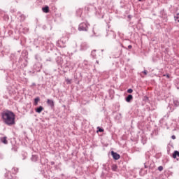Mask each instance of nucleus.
<instances>
[{"mask_svg":"<svg viewBox=\"0 0 179 179\" xmlns=\"http://www.w3.org/2000/svg\"><path fill=\"white\" fill-rule=\"evenodd\" d=\"M159 171H163V166H160L158 167Z\"/></svg>","mask_w":179,"mask_h":179,"instance_id":"16","label":"nucleus"},{"mask_svg":"<svg viewBox=\"0 0 179 179\" xmlns=\"http://www.w3.org/2000/svg\"><path fill=\"white\" fill-rule=\"evenodd\" d=\"M2 120L6 125H15V113L11 111L6 110L1 113Z\"/></svg>","mask_w":179,"mask_h":179,"instance_id":"1","label":"nucleus"},{"mask_svg":"<svg viewBox=\"0 0 179 179\" xmlns=\"http://www.w3.org/2000/svg\"><path fill=\"white\" fill-rule=\"evenodd\" d=\"M172 139H176V136H172Z\"/></svg>","mask_w":179,"mask_h":179,"instance_id":"21","label":"nucleus"},{"mask_svg":"<svg viewBox=\"0 0 179 179\" xmlns=\"http://www.w3.org/2000/svg\"><path fill=\"white\" fill-rule=\"evenodd\" d=\"M111 155L115 160H118L120 157V155L117 152H114V151L111 152Z\"/></svg>","mask_w":179,"mask_h":179,"instance_id":"3","label":"nucleus"},{"mask_svg":"<svg viewBox=\"0 0 179 179\" xmlns=\"http://www.w3.org/2000/svg\"><path fill=\"white\" fill-rule=\"evenodd\" d=\"M66 82L69 85H71L72 83V80L67 78V79H66Z\"/></svg>","mask_w":179,"mask_h":179,"instance_id":"13","label":"nucleus"},{"mask_svg":"<svg viewBox=\"0 0 179 179\" xmlns=\"http://www.w3.org/2000/svg\"><path fill=\"white\" fill-rule=\"evenodd\" d=\"M132 92H134V90L131 88L127 90V93H132Z\"/></svg>","mask_w":179,"mask_h":179,"instance_id":"17","label":"nucleus"},{"mask_svg":"<svg viewBox=\"0 0 179 179\" xmlns=\"http://www.w3.org/2000/svg\"><path fill=\"white\" fill-rule=\"evenodd\" d=\"M173 159H177V157H179V152L175 151L173 154Z\"/></svg>","mask_w":179,"mask_h":179,"instance_id":"9","label":"nucleus"},{"mask_svg":"<svg viewBox=\"0 0 179 179\" xmlns=\"http://www.w3.org/2000/svg\"><path fill=\"white\" fill-rule=\"evenodd\" d=\"M138 1H142V0H138Z\"/></svg>","mask_w":179,"mask_h":179,"instance_id":"23","label":"nucleus"},{"mask_svg":"<svg viewBox=\"0 0 179 179\" xmlns=\"http://www.w3.org/2000/svg\"><path fill=\"white\" fill-rule=\"evenodd\" d=\"M173 104H174V106H175L176 107H178V106H179V102H178V101H177V100L173 101Z\"/></svg>","mask_w":179,"mask_h":179,"instance_id":"12","label":"nucleus"},{"mask_svg":"<svg viewBox=\"0 0 179 179\" xmlns=\"http://www.w3.org/2000/svg\"><path fill=\"white\" fill-rule=\"evenodd\" d=\"M43 110H44V108H43V106H39L35 110L36 113L40 114L41 113V111H43Z\"/></svg>","mask_w":179,"mask_h":179,"instance_id":"7","label":"nucleus"},{"mask_svg":"<svg viewBox=\"0 0 179 179\" xmlns=\"http://www.w3.org/2000/svg\"><path fill=\"white\" fill-rule=\"evenodd\" d=\"M32 160L34 161V162H36V160H37V156H36V155H34L33 157H32Z\"/></svg>","mask_w":179,"mask_h":179,"instance_id":"15","label":"nucleus"},{"mask_svg":"<svg viewBox=\"0 0 179 179\" xmlns=\"http://www.w3.org/2000/svg\"><path fill=\"white\" fill-rule=\"evenodd\" d=\"M99 132H104V130L101 128H99Z\"/></svg>","mask_w":179,"mask_h":179,"instance_id":"18","label":"nucleus"},{"mask_svg":"<svg viewBox=\"0 0 179 179\" xmlns=\"http://www.w3.org/2000/svg\"><path fill=\"white\" fill-rule=\"evenodd\" d=\"M1 142H2V143H4V145H8V140L6 137H2L0 138Z\"/></svg>","mask_w":179,"mask_h":179,"instance_id":"4","label":"nucleus"},{"mask_svg":"<svg viewBox=\"0 0 179 179\" xmlns=\"http://www.w3.org/2000/svg\"><path fill=\"white\" fill-rule=\"evenodd\" d=\"M47 103L48 104V106H50V107L52 108V107H54V101L51 100V99H48L47 100Z\"/></svg>","mask_w":179,"mask_h":179,"instance_id":"5","label":"nucleus"},{"mask_svg":"<svg viewBox=\"0 0 179 179\" xmlns=\"http://www.w3.org/2000/svg\"><path fill=\"white\" fill-rule=\"evenodd\" d=\"M42 10L43 12H44L45 13H48V12H50V8L48 7V6L43 7Z\"/></svg>","mask_w":179,"mask_h":179,"instance_id":"6","label":"nucleus"},{"mask_svg":"<svg viewBox=\"0 0 179 179\" xmlns=\"http://www.w3.org/2000/svg\"><path fill=\"white\" fill-rule=\"evenodd\" d=\"M40 101V98L39 97H36L34 99V106H38V102Z\"/></svg>","mask_w":179,"mask_h":179,"instance_id":"10","label":"nucleus"},{"mask_svg":"<svg viewBox=\"0 0 179 179\" xmlns=\"http://www.w3.org/2000/svg\"><path fill=\"white\" fill-rule=\"evenodd\" d=\"M128 48H129V49L132 48V45H129L128 46Z\"/></svg>","mask_w":179,"mask_h":179,"instance_id":"20","label":"nucleus"},{"mask_svg":"<svg viewBox=\"0 0 179 179\" xmlns=\"http://www.w3.org/2000/svg\"><path fill=\"white\" fill-rule=\"evenodd\" d=\"M166 77L169 78V75H166Z\"/></svg>","mask_w":179,"mask_h":179,"instance_id":"22","label":"nucleus"},{"mask_svg":"<svg viewBox=\"0 0 179 179\" xmlns=\"http://www.w3.org/2000/svg\"><path fill=\"white\" fill-rule=\"evenodd\" d=\"M174 19L176 22H178L179 23V13H177L176 15L174 16Z\"/></svg>","mask_w":179,"mask_h":179,"instance_id":"11","label":"nucleus"},{"mask_svg":"<svg viewBox=\"0 0 179 179\" xmlns=\"http://www.w3.org/2000/svg\"><path fill=\"white\" fill-rule=\"evenodd\" d=\"M132 99H134V96L131 94H129L126 98V101H127V103H129L131 100H132Z\"/></svg>","mask_w":179,"mask_h":179,"instance_id":"8","label":"nucleus"},{"mask_svg":"<svg viewBox=\"0 0 179 179\" xmlns=\"http://www.w3.org/2000/svg\"><path fill=\"white\" fill-rule=\"evenodd\" d=\"M87 29H88V25L86 23L83 22L79 24V27H78L79 31H87Z\"/></svg>","mask_w":179,"mask_h":179,"instance_id":"2","label":"nucleus"},{"mask_svg":"<svg viewBox=\"0 0 179 179\" xmlns=\"http://www.w3.org/2000/svg\"><path fill=\"white\" fill-rule=\"evenodd\" d=\"M112 170H113V171H116V170H117V165H113L112 166Z\"/></svg>","mask_w":179,"mask_h":179,"instance_id":"14","label":"nucleus"},{"mask_svg":"<svg viewBox=\"0 0 179 179\" xmlns=\"http://www.w3.org/2000/svg\"><path fill=\"white\" fill-rule=\"evenodd\" d=\"M143 73H144V75H148V71H147L146 70H145V71H143Z\"/></svg>","mask_w":179,"mask_h":179,"instance_id":"19","label":"nucleus"}]
</instances>
